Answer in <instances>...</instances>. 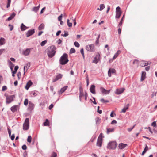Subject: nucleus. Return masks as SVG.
Returning a JSON list of instances; mask_svg holds the SVG:
<instances>
[{"label":"nucleus","mask_w":157,"mask_h":157,"mask_svg":"<svg viewBox=\"0 0 157 157\" xmlns=\"http://www.w3.org/2000/svg\"><path fill=\"white\" fill-rule=\"evenodd\" d=\"M56 48L55 45H52L49 47L48 48L47 54L49 57L52 58L55 55Z\"/></svg>","instance_id":"obj_1"},{"label":"nucleus","mask_w":157,"mask_h":157,"mask_svg":"<svg viewBox=\"0 0 157 157\" xmlns=\"http://www.w3.org/2000/svg\"><path fill=\"white\" fill-rule=\"evenodd\" d=\"M69 61L68 54L66 53H64L61 57L59 59V63L61 65H65Z\"/></svg>","instance_id":"obj_2"},{"label":"nucleus","mask_w":157,"mask_h":157,"mask_svg":"<svg viewBox=\"0 0 157 157\" xmlns=\"http://www.w3.org/2000/svg\"><path fill=\"white\" fill-rule=\"evenodd\" d=\"M79 90L80 91L79 98L80 101H81L82 98H84L86 100L88 97L87 92H85V94H84L83 89L81 85H80L79 86Z\"/></svg>","instance_id":"obj_3"},{"label":"nucleus","mask_w":157,"mask_h":157,"mask_svg":"<svg viewBox=\"0 0 157 157\" xmlns=\"http://www.w3.org/2000/svg\"><path fill=\"white\" fill-rule=\"evenodd\" d=\"M117 147V143L115 141H112L109 142L107 145V148L109 150H114Z\"/></svg>","instance_id":"obj_4"},{"label":"nucleus","mask_w":157,"mask_h":157,"mask_svg":"<svg viewBox=\"0 0 157 157\" xmlns=\"http://www.w3.org/2000/svg\"><path fill=\"white\" fill-rule=\"evenodd\" d=\"M6 97V103L7 104H9L12 102L14 100V99L15 98V95H9L5 94Z\"/></svg>","instance_id":"obj_5"},{"label":"nucleus","mask_w":157,"mask_h":157,"mask_svg":"<svg viewBox=\"0 0 157 157\" xmlns=\"http://www.w3.org/2000/svg\"><path fill=\"white\" fill-rule=\"evenodd\" d=\"M29 128V118H26L23 124V129L24 130H28Z\"/></svg>","instance_id":"obj_6"},{"label":"nucleus","mask_w":157,"mask_h":157,"mask_svg":"<svg viewBox=\"0 0 157 157\" xmlns=\"http://www.w3.org/2000/svg\"><path fill=\"white\" fill-rule=\"evenodd\" d=\"M103 137L102 133H100L97 140V146L99 147L101 146L102 143Z\"/></svg>","instance_id":"obj_7"},{"label":"nucleus","mask_w":157,"mask_h":157,"mask_svg":"<svg viewBox=\"0 0 157 157\" xmlns=\"http://www.w3.org/2000/svg\"><path fill=\"white\" fill-rule=\"evenodd\" d=\"M100 54L99 53H98L95 55L94 59L92 61V63L95 64H97V63L100 60Z\"/></svg>","instance_id":"obj_8"},{"label":"nucleus","mask_w":157,"mask_h":157,"mask_svg":"<svg viewBox=\"0 0 157 157\" xmlns=\"http://www.w3.org/2000/svg\"><path fill=\"white\" fill-rule=\"evenodd\" d=\"M121 12L120 7H117L116 8V17L117 18H119L121 15Z\"/></svg>","instance_id":"obj_9"},{"label":"nucleus","mask_w":157,"mask_h":157,"mask_svg":"<svg viewBox=\"0 0 157 157\" xmlns=\"http://www.w3.org/2000/svg\"><path fill=\"white\" fill-rule=\"evenodd\" d=\"M34 107L35 105L31 101H29V106L28 108L29 111L31 112L34 109Z\"/></svg>","instance_id":"obj_10"},{"label":"nucleus","mask_w":157,"mask_h":157,"mask_svg":"<svg viewBox=\"0 0 157 157\" xmlns=\"http://www.w3.org/2000/svg\"><path fill=\"white\" fill-rule=\"evenodd\" d=\"M63 76V75L60 74H59L58 75L56 76L55 78H54L52 80V82H54L59 79H61L62 78V77Z\"/></svg>","instance_id":"obj_11"},{"label":"nucleus","mask_w":157,"mask_h":157,"mask_svg":"<svg viewBox=\"0 0 157 157\" xmlns=\"http://www.w3.org/2000/svg\"><path fill=\"white\" fill-rule=\"evenodd\" d=\"M35 33V29H34L29 30L26 33L27 37H28L32 35Z\"/></svg>","instance_id":"obj_12"},{"label":"nucleus","mask_w":157,"mask_h":157,"mask_svg":"<svg viewBox=\"0 0 157 157\" xmlns=\"http://www.w3.org/2000/svg\"><path fill=\"white\" fill-rule=\"evenodd\" d=\"M116 72V70L113 68H110L108 71V75L109 77H111L112 76V74L115 73Z\"/></svg>","instance_id":"obj_13"},{"label":"nucleus","mask_w":157,"mask_h":157,"mask_svg":"<svg viewBox=\"0 0 157 157\" xmlns=\"http://www.w3.org/2000/svg\"><path fill=\"white\" fill-rule=\"evenodd\" d=\"M33 48H27L22 52L23 54L25 56H27L29 55L30 52L31 50Z\"/></svg>","instance_id":"obj_14"},{"label":"nucleus","mask_w":157,"mask_h":157,"mask_svg":"<svg viewBox=\"0 0 157 157\" xmlns=\"http://www.w3.org/2000/svg\"><path fill=\"white\" fill-rule=\"evenodd\" d=\"M90 90L92 94H96L95 86L94 85H93L90 86Z\"/></svg>","instance_id":"obj_15"},{"label":"nucleus","mask_w":157,"mask_h":157,"mask_svg":"<svg viewBox=\"0 0 157 157\" xmlns=\"http://www.w3.org/2000/svg\"><path fill=\"white\" fill-rule=\"evenodd\" d=\"M30 62H28L25 65L24 67V74H25V69L26 70V71H27L28 69L30 67Z\"/></svg>","instance_id":"obj_16"},{"label":"nucleus","mask_w":157,"mask_h":157,"mask_svg":"<svg viewBox=\"0 0 157 157\" xmlns=\"http://www.w3.org/2000/svg\"><path fill=\"white\" fill-rule=\"evenodd\" d=\"M33 84V82L31 81V80H30L28 81L27 83H26V85L25 86V88L27 90H28L29 87L32 85Z\"/></svg>","instance_id":"obj_17"},{"label":"nucleus","mask_w":157,"mask_h":157,"mask_svg":"<svg viewBox=\"0 0 157 157\" xmlns=\"http://www.w3.org/2000/svg\"><path fill=\"white\" fill-rule=\"evenodd\" d=\"M124 90L125 89L124 88H121L118 89H117L115 92V93L117 94H120L122 93Z\"/></svg>","instance_id":"obj_18"},{"label":"nucleus","mask_w":157,"mask_h":157,"mask_svg":"<svg viewBox=\"0 0 157 157\" xmlns=\"http://www.w3.org/2000/svg\"><path fill=\"white\" fill-rule=\"evenodd\" d=\"M150 63L151 62L149 63L147 61H141L140 64L141 66L144 67L147 66L148 64H150Z\"/></svg>","instance_id":"obj_19"},{"label":"nucleus","mask_w":157,"mask_h":157,"mask_svg":"<svg viewBox=\"0 0 157 157\" xmlns=\"http://www.w3.org/2000/svg\"><path fill=\"white\" fill-rule=\"evenodd\" d=\"M67 87L68 86H64L62 88L60 89V90L59 91V94H62V93H63L67 89Z\"/></svg>","instance_id":"obj_20"},{"label":"nucleus","mask_w":157,"mask_h":157,"mask_svg":"<svg viewBox=\"0 0 157 157\" xmlns=\"http://www.w3.org/2000/svg\"><path fill=\"white\" fill-rule=\"evenodd\" d=\"M127 145V144L120 143L119 144L118 147L119 149H122L124 148Z\"/></svg>","instance_id":"obj_21"},{"label":"nucleus","mask_w":157,"mask_h":157,"mask_svg":"<svg viewBox=\"0 0 157 157\" xmlns=\"http://www.w3.org/2000/svg\"><path fill=\"white\" fill-rule=\"evenodd\" d=\"M18 106V105H15L13 106H12L10 108L11 110L13 112H15L17 110Z\"/></svg>","instance_id":"obj_22"},{"label":"nucleus","mask_w":157,"mask_h":157,"mask_svg":"<svg viewBox=\"0 0 157 157\" xmlns=\"http://www.w3.org/2000/svg\"><path fill=\"white\" fill-rule=\"evenodd\" d=\"M16 14L15 13L13 12L10 16V17L6 20V21H9L13 19L15 16Z\"/></svg>","instance_id":"obj_23"},{"label":"nucleus","mask_w":157,"mask_h":157,"mask_svg":"<svg viewBox=\"0 0 157 157\" xmlns=\"http://www.w3.org/2000/svg\"><path fill=\"white\" fill-rule=\"evenodd\" d=\"M43 125L44 126H49L50 125V123L48 119H46L44 122L43 123Z\"/></svg>","instance_id":"obj_24"},{"label":"nucleus","mask_w":157,"mask_h":157,"mask_svg":"<svg viewBox=\"0 0 157 157\" xmlns=\"http://www.w3.org/2000/svg\"><path fill=\"white\" fill-rule=\"evenodd\" d=\"M107 131L106 133L107 134H109V133L113 132L114 131L115 128H107Z\"/></svg>","instance_id":"obj_25"},{"label":"nucleus","mask_w":157,"mask_h":157,"mask_svg":"<svg viewBox=\"0 0 157 157\" xmlns=\"http://www.w3.org/2000/svg\"><path fill=\"white\" fill-rule=\"evenodd\" d=\"M146 73L145 72L143 71L142 73L141 77L140 79L141 81H143L146 78Z\"/></svg>","instance_id":"obj_26"},{"label":"nucleus","mask_w":157,"mask_h":157,"mask_svg":"<svg viewBox=\"0 0 157 157\" xmlns=\"http://www.w3.org/2000/svg\"><path fill=\"white\" fill-rule=\"evenodd\" d=\"M28 27L25 26L23 23H22L21 26V29L22 31H25L27 29Z\"/></svg>","instance_id":"obj_27"},{"label":"nucleus","mask_w":157,"mask_h":157,"mask_svg":"<svg viewBox=\"0 0 157 157\" xmlns=\"http://www.w3.org/2000/svg\"><path fill=\"white\" fill-rule=\"evenodd\" d=\"M101 90L102 93L105 94H109V90H108L104 89L102 87L101 88Z\"/></svg>","instance_id":"obj_28"},{"label":"nucleus","mask_w":157,"mask_h":157,"mask_svg":"<svg viewBox=\"0 0 157 157\" xmlns=\"http://www.w3.org/2000/svg\"><path fill=\"white\" fill-rule=\"evenodd\" d=\"M5 43V40L4 38L1 37L0 38V45L4 44Z\"/></svg>","instance_id":"obj_29"},{"label":"nucleus","mask_w":157,"mask_h":157,"mask_svg":"<svg viewBox=\"0 0 157 157\" xmlns=\"http://www.w3.org/2000/svg\"><path fill=\"white\" fill-rule=\"evenodd\" d=\"M90 48V52H94L95 50V48L94 44H91L89 46Z\"/></svg>","instance_id":"obj_30"},{"label":"nucleus","mask_w":157,"mask_h":157,"mask_svg":"<svg viewBox=\"0 0 157 157\" xmlns=\"http://www.w3.org/2000/svg\"><path fill=\"white\" fill-rule=\"evenodd\" d=\"M40 5H39L38 6L34 7L32 8V10L35 12H37L39 10L40 7Z\"/></svg>","instance_id":"obj_31"},{"label":"nucleus","mask_w":157,"mask_h":157,"mask_svg":"<svg viewBox=\"0 0 157 157\" xmlns=\"http://www.w3.org/2000/svg\"><path fill=\"white\" fill-rule=\"evenodd\" d=\"M121 52L120 50H118L117 52L115 54L113 58V59H115L119 55V54H120Z\"/></svg>","instance_id":"obj_32"},{"label":"nucleus","mask_w":157,"mask_h":157,"mask_svg":"<svg viewBox=\"0 0 157 157\" xmlns=\"http://www.w3.org/2000/svg\"><path fill=\"white\" fill-rule=\"evenodd\" d=\"M38 92L36 91H34L31 92V94L33 96L35 97L38 95Z\"/></svg>","instance_id":"obj_33"},{"label":"nucleus","mask_w":157,"mask_h":157,"mask_svg":"<svg viewBox=\"0 0 157 157\" xmlns=\"http://www.w3.org/2000/svg\"><path fill=\"white\" fill-rule=\"evenodd\" d=\"M105 7V5L104 4H101L100 5V8H98L97 10L101 11Z\"/></svg>","instance_id":"obj_34"},{"label":"nucleus","mask_w":157,"mask_h":157,"mask_svg":"<svg viewBox=\"0 0 157 157\" xmlns=\"http://www.w3.org/2000/svg\"><path fill=\"white\" fill-rule=\"evenodd\" d=\"M44 25L43 23L41 24L39 26L38 29L39 30H41L43 29L44 28Z\"/></svg>","instance_id":"obj_35"},{"label":"nucleus","mask_w":157,"mask_h":157,"mask_svg":"<svg viewBox=\"0 0 157 157\" xmlns=\"http://www.w3.org/2000/svg\"><path fill=\"white\" fill-rule=\"evenodd\" d=\"M124 19V15L118 24V26L119 27H120V26H121L122 25L123 21V19Z\"/></svg>","instance_id":"obj_36"},{"label":"nucleus","mask_w":157,"mask_h":157,"mask_svg":"<svg viewBox=\"0 0 157 157\" xmlns=\"http://www.w3.org/2000/svg\"><path fill=\"white\" fill-rule=\"evenodd\" d=\"M148 150V147L147 145H146V146L145 148L144 149L143 151V152L142 153V155H144Z\"/></svg>","instance_id":"obj_37"},{"label":"nucleus","mask_w":157,"mask_h":157,"mask_svg":"<svg viewBox=\"0 0 157 157\" xmlns=\"http://www.w3.org/2000/svg\"><path fill=\"white\" fill-rule=\"evenodd\" d=\"M8 63L9 64V67H10L12 66V67H13L14 66V65L13 63L10 60H8Z\"/></svg>","instance_id":"obj_38"},{"label":"nucleus","mask_w":157,"mask_h":157,"mask_svg":"<svg viewBox=\"0 0 157 157\" xmlns=\"http://www.w3.org/2000/svg\"><path fill=\"white\" fill-rule=\"evenodd\" d=\"M75 49L73 48H71L70 50L69 53L70 54L73 53H75Z\"/></svg>","instance_id":"obj_39"},{"label":"nucleus","mask_w":157,"mask_h":157,"mask_svg":"<svg viewBox=\"0 0 157 157\" xmlns=\"http://www.w3.org/2000/svg\"><path fill=\"white\" fill-rule=\"evenodd\" d=\"M67 24L69 27H71L72 26V23L69 22V19L67 20Z\"/></svg>","instance_id":"obj_40"},{"label":"nucleus","mask_w":157,"mask_h":157,"mask_svg":"<svg viewBox=\"0 0 157 157\" xmlns=\"http://www.w3.org/2000/svg\"><path fill=\"white\" fill-rule=\"evenodd\" d=\"M29 101L28 99H25L24 102V105L27 106L28 103Z\"/></svg>","instance_id":"obj_41"},{"label":"nucleus","mask_w":157,"mask_h":157,"mask_svg":"<svg viewBox=\"0 0 157 157\" xmlns=\"http://www.w3.org/2000/svg\"><path fill=\"white\" fill-rule=\"evenodd\" d=\"M61 35L63 37H66L68 35V32L67 31H65V33L64 34H62Z\"/></svg>","instance_id":"obj_42"},{"label":"nucleus","mask_w":157,"mask_h":157,"mask_svg":"<svg viewBox=\"0 0 157 157\" xmlns=\"http://www.w3.org/2000/svg\"><path fill=\"white\" fill-rule=\"evenodd\" d=\"M74 45L75 47L77 48H78L80 46L79 43L77 41H75L74 42Z\"/></svg>","instance_id":"obj_43"},{"label":"nucleus","mask_w":157,"mask_h":157,"mask_svg":"<svg viewBox=\"0 0 157 157\" xmlns=\"http://www.w3.org/2000/svg\"><path fill=\"white\" fill-rule=\"evenodd\" d=\"M47 42V41L46 40L43 41L41 42L40 45L42 46H44L45 44Z\"/></svg>","instance_id":"obj_44"},{"label":"nucleus","mask_w":157,"mask_h":157,"mask_svg":"<svg viewBox=\"0 0 157 157\" xmlns=\"http://www.w3.org/2000/svg\"><path fill=\"white\" fill-rule=\"evenodd\" d=\"M27 141L29 143H31L32 141V137L30 136H28L27 139Z\"/></svg>","instance_id":"obj_45"},{"label":"nucleus","mask_w":157,"mask_h":157,"mask_svg":"<svg viewBox=\"0 0 157 157\" xmlns=\"http://www.w3.org/2000/svg\"><path fill=\"white\" fill-rule=\"evenodd\" d=\"M100 101L103 103H107L109 102L108 100H105L103 98H102L100 99Z\"/></svg>","instance_id":"obj_46"},{"label":"nucleus","mask_w":157,"mask_h":157,"mask_svg":"<svg viewBox=\"0 0 157 157\" xmlns=\"http://www.w3.org/2000/svg\"><path fill=\"white\" fill-rule=\"evenodd\" d=\"M57 156V155L56 153L55 152H53L51 155V156L50 157H56Z\"/></svg>","instance_id":"obj_47"},{"label":"nucleus","mask_w":157,"mask_h":157,"mask_svg":"<svg viewBox=\"0 0 157 157\" xmlns=\"http://www.w3.org/2000/svg\"><path fill=\"white\" fill-rule=\"evenodd\" d=\"M128 107L124 108L123 109H122L121 112L123 113H125L126 112V110L128 109Z\"/></svg>","instance_id":"obj_48"},{"label":"nucleus","mask_w":157,"mask_h":157,"mask_svg":"<svg viewBox=\"0 0 157 157\" xmlns=\"http://www.w3.org/2000/svg\"><path fill=\"white\" fill-rule=\"evenodd\" d=\"M63 17V14H61L60 16H59L58 18V20L59 21H61L62 20Z\"/></svg>","instance_id":"obj_49"},{"label":"nucleus","mask_w":157,"mask_h":157,"mask_svg":"<svg viewBox=\"0 0 157 157\" xmlns=\"http://www.w3.org/2000/svg\"><path fill=\"white\" fill-rule=\"evenodd\" d=\"M8 26L10 27V31H12L13 29V25L11 24H9Z\"/></svg>","instance_id":"obj_50"},{"label":"nucleus","mask_w":157,"mask_h":157,"mask_svg":"<svg viewBox=\"0 0 157 157\" xmlns=\"http://www.w3.org/2000/svg\"><path fill=\"white\" fill-rule=\"evenodd\" d=\"M116 114L115 113H114L113 111H112L110 114V116L111 117H115Z\"/></svg>","instance_id":"obj_51"},{"label":"nucleus","mask_w":157,"mask_h":157,"mask_svg":"<svg viewBox=\"0 0 157 157\" xmlns=\"http://www.w3.org/2000/svg\"><path fill=\"white\" fill-rule=\"evenodd\" d=\"M7 89V87L6 86H2V90L3 91H5Z\"/></svg>","instance_id":"obj_52"},{"label":"nucleus","mask_w":157,"mask_h":157,"mask_svg":"<svg viewBox=\"0 0 157 157\" xmlns=\"http://www.w3.org/2000/svg\"><path fill=\"white\" fill-rule=\"evenodd\" d=\"M100 37V34H99L98 35V36L97 39V40L95 42V43L96 44H98V43H99V38Z\"/></svg>","instance_id":"obj_53"},{"label":"nucleus","mask_w":157,"mask_h":157,"mask_svg":"<svg viewBox=\"0 0 157 157\" xmlns=\"http://www.w3.org/2000/svg\"><path fill=\"white\" fill-rule=\"evenodd\" d=\"M135 126V125H133L132 128H128L127 129L128 131V132L131 131L132 130V129L134 128Z\"/></svg>","instance_id":"obj_54"},{"label":"nucleus","mask_w":157,"mask_h":157,"mask_svg":"<svg viewBox=\"0 0 157 157\" xmlns=\"http://www.w3.org/2000/svg\"><path fill=\"white\" fill-rule=\"evenodd\" d=\"M86 83H87V86H88L89 84H88V75H86Z\"/></svg>","instance_id":"obj_55"},{"label":"nucleus","mask_w":157,"mask_h":157,"mask_svg":"<svg viewBox=\"0 0 157 157\" xmlns=\"http://www.w3.org/2000/svg\"><path fill=\"white\" fill-rule=\"evenodd\" d=\"M151 125L154 127H155L156 126V124L155 121L153 122L151 124Z\"/></svg>","instance_id":"obj_56"},{"label":"nucleus","mask_w":157,"mask_h":157,"mask_svg":"<svg viewBox=\"0 0 157 157\" xmlns=\"http://www.w3.org/2000/svg\"><path fill=\"white\" fill-rule=\"evenodd\" d=\"M54 105L52 104H51L49 106L48 109L49 110H51L53 107Z\"/></svg>","instance_id":"obj_57"},{"label":"nucleus","mask_w":157,"mask_h":157,"mask_svg":"<svg viewBox=\"0 0 157 157\" xmlns=\"http://www.w3.org/2000/svg\"><path fill=\"white\" fill-rule=\"evenodd\" d=\"M5 50V49H0V56L4 52Z\"/></svg>","instance_id":"obj_58"},{"label":"nucleus","mask_w":157,"mask_h":157,"mask_svg":"<svg viewBox=\"0 0 157 157\" xmlns=\"http://www.w3.org/2000/svg\"><path fill=\"white\" fill-rule=\"evenodd\" d=\"M96 138V136H94L92 138H91L90 140V141L93 142V141H94V140Z\"/></svg>","instance_id":"obj_59"},{"label":"nucleus","mask_w":157,"mask_h":157,"mask_svg":"<svg viewBox=\"0 0 157 157\" xmlns=\"http://www.w3.org/2000/svg\"><path fill=\"white\" fill-rule=\"evenodd\" d=\"M22 148L23 150H25L27 149V146L26 145H23L22 147Z\"/></svg>","instance_id":"obj_60"},{"label":"nucleus","mask_w":157,"mask_h":157,"mask_svg":"<svg viewBox=\"0 0 157 157\" xmlns=\"http://www.w3.org/2000/svg\"><path fill=\"white\" fill-rule=\"evenodd\" d=\"M97 109H98V113H99L100 114L101 113H102V110H100V109H99V106H98V107Z\"/></svg>","instance_id":"obj_61"},{"label":"nucleus","mask_w":157,"mask_h":157,"mask_svg":"<svg viewBox=\"0 0 157 157\" xmlns=\"http://www.w3.org/2000/svg\"><path fill=\"white\" fill-rule=\"evenodd\" d=\"M93 98V100H94V101H93L91 99H90V101L92 102H93L94 104H97V103L96 102L95 98Z\"/></svg>","instance_id":"obj_62"},{"label":"nucleus","mask_w":157,"mask_h":157,"mask_svg":"<svg viewBox=\"0 0 157 157\" xmlns=\"http://www.w3.org/2000/svg\"><path fill=\"white\" fill-rule=\"evenodd\" d=\"M61 33V31L60 30H59L57 31V32L56 33V36H58Z\"/></svg>","instance_id":"obj_63"},{"label":"nucleus","mask_w":157,"mask_h":157,"mask_svg":"<svg viewBox=\"0 0 157 157\" xmlns=\"http://www.w3.org/2000/svg\"><path fill=\"white\" fill-rule=\"evenodd\" d=\"M18 68H19V67L17 65L15 66V67H14V70L17 72V71Z\"/></svg>","instance_id":"obj_64"}]
</instances>
